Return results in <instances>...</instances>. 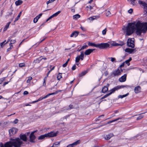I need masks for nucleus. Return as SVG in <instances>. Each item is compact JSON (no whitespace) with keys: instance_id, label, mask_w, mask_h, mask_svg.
Returning <instances> with one entry per match:
<instances>
[{"instance_id":"29","label":"nucleus","mask_w":147,"mask_h":147,"mask_svg":"<svg viewBox=\"0 0 147 147\" xmlns=\"http://www.w3.org/2000/svg\"><path fill=\"white\" fill-rule=\"evenodd\" d=\"M124 45V43L123 42H121L120 43H114V45L115 46H122Z\"/></svg>"},{"instance_id":"8","label":"nucleus","mask_w":147,"mask_h":147,"mask_svg":"<svg viewBox=\"0 0 147 147\" xmlns=\"http://www.w3.org/2000/svg\"><path fill=\"white\" fill-rule=\"evenodd\" d=\"M81 54L79 56H77L76 58L75 61L76 63H78L80 59L82 60H83L84 57V54L83 52H81Z\"/></svg>"},{"instance_id":"45","label":"nucleus","mask_w":147,"mask_h":147,"mask_svg":"<svg viewBox=\"0 0 147 147\" xmlns=\"http://www.w3.org/2000/svg\"><path fill=\"white\" fill-rule=\"evenodd\" d=\"M25 64L24 63H20L19 64V66L20 67H22L25 66Z\"/></svg>"},{"instance_id":"23","label":"nucleus","mask_w":147,"mask_h":147,"mask_svg":"<svg viewBox=\"0 0 147 147\" xmlns=\"http://www.w3.org/2000/svg\"><path fill=\"white\" fill-rule=\"evenodd\" d=\"M61 13V11H58L57 12L55 13H54L53 15H52L51 16H50L49 18L50 19H51V18L55 17L57 16L59 13Z\"/></svg>"},{"instance_id":"40","label":"nucleus","mask_w":147,"mask_h":147,"mask_svg":"<svg viewBox=\"0 0 147 147\" xmlns=\"http://www.w3.org/2000/svg\"><path fill=\"white\" fill-rule=\"evenodd\" d=\"M56 94H57V92H53L52 93H49V94H48L46 96V97H47V98L50 95H52Z\"/></svg>"},{"instance_id":"2","label":"nucleus","mask_w":147,"mask_h":147,"mask_svg":"<svg viewBox=\"0 0 147 147\" xmlns=\"http://www.w3.org/2000/svg\"><path fill=\"white\" fill-rule=\"evenodd\" d=\"M10 140L12 141L14 147H21L22 144L23 143V142L19 138L15 139L11 138Z\"/></svg>"},{"instance_id":"42","label":"nucleus","mask_w":147,"mask_h":147,"mask_svg":"<svg viewBox=\"0 0 147 147\" xmlns=\"http://www.w3.org/2000/svg\"><path fill=\"white\" fill-rule=\"evenodd\" d=\"M10 45V47L8 48L7 49V52H8L9 51H10L13 48V45Z\"/></svg>"},{"instance_id":"61","label":"nucleus","mask_w":147,"mask_h":147,"mask_svg":"<svg viewBox=\"0 0 147 147\" xmlns=\"http://www.w3.org/2000/svg\"><path fill=\"white\" fill-rule=\"evenodd\" d=\"M8 83H9V82H4V83L3 85V86H4L8 84Z\"/></svg>"},{"instance_id":"51","label":"nucleus","mask_w":147,"mask_h":147,"mask_svg":"<svg viewBox=\"0 0 147 147\" xmlns=\"http://www.w3.org/2000/svg\"><path fill=\"white\" fill-rule=\"evenodd\" d=\"M86 7L88 8V10L89 9V10H90L92 9L93 7L90 5H89L88 6H87Z\"/></svg>"},{"instance_id":"58","label":"nucleus","mask_w":147,"mask_h":147,"mask_svg":"<svg viewBox=\"0 0 147 147\" xmlns=\"http://www.w3.org/2000/svg\"><path fill=\"white\" fill-rule=\"evenodd\" d=\"M23 94L24 95H27L28 94V92L27 91H25Z\"/></svg>"},{"instance_id":"55","label":"nucleus","mask_w":147,"mask_h":147,"mask_svg":"<svg viewBox=\"0 0 147 147\" xmlns=\"http://www.w3.org/2000/svg\"><path fill=\"white\" fill-rule=\"evenodd\" d=\"M80 28L82 29V30L84 31H86V28L82 26L80 27Z\"/></svg>"},{"instance_id":"3","label":"nucleus","mask_w":147,"mask_h":147,"mask_svg":"<svg viewBox=\"0 0 147 147\" xmlns=\"http://www.w3.org/2000/svg\"><path fill=\"white\" fill-rule=\"evenodd\" d=\"M89 46L99 48L100 49H104L107 48L109 46V45L108 43H101L96 44L90 42L88 43Z\"/></svg>"},{"instance_id":"31","label":"nucleus","mask_w":147,"mask_h":147,"mask_svg":"<svg viewBox=\"0 0 147 147\" xmlns=\"http://www.w3.org/2000/svg\"><path fill=\"white\" fill-rule=\"evenodd\" d=\"M62 74L61 73H59L57 76V78L58 80H59L60 79L62 78V76L61 75Z\"/></svg>"},{"instance_id":"13","label":"nucleus","mask_w":147,"mask_h":147,"mask_svg":"<svg viewBox=\"0 0 147 147\" xmlns=\"http://www.w3.org/2000/svg\"><path fill=\"white\" fill-rule=\"evenodd\" d=\"M109 86V84H107L106 86H104L102 88V92L103 93H105L108 91V88Z\"/></svg>"},{"instance_id":"49","label":"nucleus","mask_w":147,"mask_h":147,"mask_svg":"<svg viewBox=\"0 0 147 147\" xmlns=\"http://www.w3.org/2000/svg\"><path fill=\"white\" fill-rule=\"evenodd\" d=\"M5 78H3L0 79V84H1L2 82L5 80Z\"/></svg>"},{"instance_id":"1","label":"nucleus","mask_w":147,"mask_h":147,"mask_svg":"<svg viewBox=\"0 0 147 147\" xmlns=\"http://www.w3.org/2000/svg\"><path fill=\"white\" fill-rule=\"evenodd\" d=\"M123 32H126V35L129 36L136 30V33L138 35H140L142 32L144 33L147 30V22H142L138 21L137 22L128 23L125 27L123 26L122 28Z\"/></svg>"},{"instance_id":"43","label":"nucleus","mask_w":147,"mask_h":147,"mask_svg":"<svg viewBox=\"0 0 147 147\" xmlns=\"http://www.w3.org/2000/svg\"><path fill=\"white\" fill-rule=\"evenodd\" d=\"M21 13H22V11H21L20 12V13H19L18 15V16L17 18L16 19L15 21L19 19V18H20V16Z\"/></svg>"},{"instance_id":"25","label":"nucleus","mask_w":147,"mask_h":147,"mask_svg":"<svg viewBox=\"0 0 147 147\" xmlns=\"http://www.w3.org/2000/svg\"><path fill=\"white\" fill-rule=\"evenodd\" d=\"M23 3V1L21 0H18L15 2V3L16 6H18L21 4Z\"/></svg>"},{"instance_id":"52","label":"nucleus","mask_w":147,"mask_h":147,"mask_svg":"<svg viewBox=\"0 0 147 147\" xmlns=\"http://www.w3.org/2000/svg\"><path fill=\"white\" fill-rule=\"evenodd\" d=\"M18 121V120L17 119H16L13 122V123L15 124H17Z\"/></svg>"},{"instance_id":"22","label":"nucleus","mask_w":147,"mask_h":147,"mask_svg":"<svg viewBox=\"0 0 147 147\" xmlns=\"http://www.w3.org/2000/svg\"><path fill=\"white\" fill-rule=\"evenodd\" d=\"M134 49L129 48H126L125 50V51L126 52L129 53H132L134 52Z\"/></svg>"},{"instance_id":"11","label":"nucleus","mask_w":147,"mask_h":147,"mask_svg":"<svg viewBox=\"0 0 147 147\" xmlns=\"http://www.w3.org/2000/svg\"><path fill=\"white\" fill-rule=\"evenodd\" d=\"M138 2L140 5L143 6L144 10L147 11V3L144 1L140 0H139Z\"/></svg>"},{"instance_id":"62","label":"nucleus","mask_w":147,"mask_h":147,"mask_svg":"<svg viewBox=\"0 0 147 147\" xmlns=\"http://www.w3.org/2000/svg\"><path fill=\"white\" fill-rule=\"evenodd\" d=\"M128 1H132L131 3L133 4H134V2L135 1V0H127Z\"/></svg>"},{"instance_id":"50","label":"nucleus","mask_w":147,"mask_h":147,"mask_svg":"<svg viewBox=\"0 0 147 147\" xmlns=\"http://www.w3.org/2000/svg\"><path fill=\"white\" fill-rule=\"evenodd\" d=\"M107 31V28H105L104 30L102 31V34L103 35H105L106 34V33Z\"/></svg>"},{"instance_id":"10","label":"nucleus","mask_w":147,"mask_h":147,"mask_svg":"<svg viewBox=\"0 0 147 147\" xmlns=\"http://www.w3.org/2000/svg\"><path fill=\"white\" fill-rule=\"evenodd\" d=\"M18 129L15 127H12L9 130V133L10 136L15 134L18 131Z\"/></svg>"},{"instance_id":"32","label":"nucleus","mask_w":147,"mask_h":147,"mask_svg":"<svg viewBox=\"0 0 147 147\" xmlns=\"http://www.w3.org/2000/svg\"><path fill=\"white\" fill-rule=\"evenodd\" d=\"M131 60V57H130L129 59L126 60L125 62L126 64H127V65L129 66V62Z\"/></svg>"},{"instance_id":"63","label":"nucleus","mask_w":147,"mask_h":147,"mask_svg":"<svg viewBox=\"0 0 147 147\" xmlns=\"http://www.w3.org/2000/svg\"><path fill=\"white\" fill-rule=\"evenodd\" d=\"M46 85V82L44 81L42 86H45Z\"/></svg>"},{"instance_id":"46","label":"nucleus","mask_w":147,"mask_h":147,"mask_svg":"<svg viewBox=\"0 0 147 147\" xmlns=\"http://www.w3.org/2000/svg\"><path fill=\"white\" fill-rule=\"evenodd\" d=\"M16 42V40H11L10 43L9 45H11L12 44H13L15 43Z\"/></svg>"},{"instance_id":"35","label":"nucleus","mask_w":147,"mask_h":147,"mask_svg":"<svg viewBox=\"0 0 147 147\" xmlns=\"http://www.w3.org/2000/svg\"><path fill=\"white\" fill-rule=\"evenodd\" d=\"M87 72L86 71L82 72V73L79 74V76L80 77L83 76Z\"/></svg>"},{"instance_id":"54","label":"nucleus","mask_w":147,"mask_h":147,"mask_svg":"<svg viewBox=\"0 0 147 147\" xmlns=\"http://www.w3.org/2000/svg\"><path fill=\"white\" fill-rule=\"evenodd\" d=\"M69 108L67 109L66 110H69V109H73V105H70L69 106Z\"/></svg>"},{"instance_id":"9","label":"nucleus","mask_w":147,"mask_h":147,"mask_svg":"<svg viewBox=\"0 0 147 147\" xmlns=\"http://www.w3.org/2000/svg\"><path fill=\"white\" fill-rule=\"evenodd\" d=\"M132 39H128L127 42V45L129 47L134 48L135 46L134 42Z\"/></svg>"},{"instance_id":"36","label":"nucleus","mask_w":147,"mask_h":147,"mask_svg":"<svg viewBox=\"0 0 147 147\" xmlns=\"http://www.w3.org/2000/svg\"><path fill=\"white\" fill-rule=\"evenodd\" d=\"M41 59H37L34 61V63H39L41 61Z\"/></svg>"},{"instance_id":"21","label":"nucleus","mask_w":147,"mask_h":147,"mask_svg":"<svg viewBox=\"0 0 147 147\" xmlns=\"http://www.w3.org/2000/svg\"><path fill=\"white\" fill-rule=\"evenodd\" d=\"M113 136V135L112 133H110L108 135H107L105 137V139L106 140H109L110 138Z\"/></svg>"},{"instance_id":"15","label":"nucleus","mask_w":147,"mask_h":147,"mask_svg":"<svg viewBox=\"0 0 147 147\" xmlns=\"http://www.w3.org/2000/svg\"><path fill=\"white\" fill-rule=\"evenodd\" d=\"M95 49H89L86 50L84 52L85 54L86 55H88L90 54Z\"/></svg>"},{"instance_id":"64","label":"nucleus","mask_w":147,"mask_h":147,"mask_svg":"<svg viewBox=\"0 0 147 147\" xmlns=\"http://www.w3.org/2000/svg\"><path fill=\"white\" fill-rule=\"evenodd\" d=\"M51 71L50 70L49 71H48V73H47V77H48V76L49 75V74L50 72H51Z\"/></svg>"},{"instance_id":"20","label":"nucleus","mask_w":147,"mask_h":147,"mask_svg":"<svg viewBox=\"0 0 147 147\" xmlns=\"http://www.w3.org/2000/svg\"><path fill=\"white\" fill-rule=\"evenodd\" d=\"M79 32L78 31H75L71 33L70 35L71 37H76L78 35Z\"/></svg>"},{"instance_id":"33","label":"nucleus","mask_w":147,"mask_h":147,"mask_svg":"<svg viewBox=\"0 0 147 147\" xmlns=\"http://www.w3.org/2000/svg\"><path fill=\"white\" fill-rule=\"evenodd\" d=\"M6 41V40H5L3 42L0 43V45L1 48H3L5 45L6 44V43H5Z\"/></svg>"},{"instance_id":"28","label":"nucleus","mask_w":147,"mask_h":147,"mask_svg":"<svg viewBox=\"0 0 147 147\" xmlns=\"http://www.w3.org/2000/svg\"><path fill=\"white\" fill-rule=\"evenodd\" d=\"M10 23H11V22H9L7 23V24L5 26L4 28L3 31H5L7 30V28H9V26Z\"/></svg>"},{"instance_id":"57","label":"nucleus","mask_w":147,"mask_h":147,"mask_svg":"<svg viewBox=\"0 0 147 147\" xmlns=\"http://www.w3.org/2000/svg\"><path fill=\"white\" fill-rule=\"evenodd\" d=\"M67 62H66L64 64H63L62 65V66L63 67H65L66 66L67 64Z\"/></svg>"},{"instance_id":"37","label":"nucleus","mask_w":147,"mask_h":147,"mask_svg":"<svg viewBox=\"0 0 147 147\" xmlns=\"http://www.w3.org/2000/svg\"><path fill=\"white\" fill-rule=\"evenodd\" d=\"M109 59H111V61L112 62H116V59L114 57H110V58H109Z\"/></svg>"},{"instance_id":"30","label":"nucleus","mask_w":147,"mask_h":147,"mask_svg":"<svg viewBox=\"0 0 147 147\" xmlns=\"http://www.w3.org/2000/svg\"><path fill=\"white\" fill-rule=\"evenodd\" d=\"M80 17V15L78 14H76L75 15H74L73 16V18L74 19L76 20L78 18H79Z\"/></svg>"},{"instance_id":"18","label":"nucleus","mask_w":147,"mask_h":147,"mask_svg":"<svg viewBox=\"0 0 147 147\" xmlns=\"http://www.w3.org/2000/svg\"><path fill=\"white\" fill-rule=\"evenodd\" d=\"M42 13H40L38 16H37L33 20L34 23H36L38 21V20L42 16Z\"/></svg>"},{"instance_id":"44","label":"nucleus","mask_w":147,"mask_h":147,"mask_svg":"<svg viewBox=\"0 0 147 147\" xmlns=\"http://www.w3.org/2000/svg\"><path fill=\"white\" fill-rule=\"evenodd\" d=\"M111 15V13L109 11H107L106 13V16H109Z\"/></svg>"},{"instance_id":"41","label":"nucleus","mask_w":147,"mask_h":147,"mask_svg":"<svg viewBox=\"0 0 147 147\" xmlns=\"http://www.w3.org/2000/svg\"><path fill=\"white\" fill-rule=\"evenodd\" d=\"M80 140H77V141L74 142V143H73V144H74V146H75V145H76L78 144H79L80 143Z\"/></svg>"},{"instance_id":"48","label":"nucleus","mask_w":147,"mask_h":147,"mask_svg":"<svg viewBox=\"0 0 147 147\" xmlns=\"http://www.w3.org/2000/svg\"><path fill=\"white\" fill-rule=\"evenodd\" d=\"M47 97H46V96L43 97H40L39 98H38L37 100V101L38 102L39 101H40V100H41L43 99H45L46 98H47Z\"/></svg>"},{"instance_id":"17","label":"nucleus","mask_w":147,"mask_h":147,"mask_svg":"<svg viewBox=\"0 0 147 147\" xmlns=\"http://www.w3.org/2000/svg\"><path fill=\"white\" fill-rule=\"evenodd\" d=\"M141 88L140 86L135 87L134 89V92L136 94L140 93L141 91Z\"/></svg>"},{"instance_id":"34","label":"nucleus","mask_w":147,"mask_h":147,"mask_svg":"<svg viewBox=\"0 0 147 147\" xmlns=\"http://www.w3.org/2000/svg\"><path fill=\"white\" fill-rule=\"evenodd\" d=\"M32 77L29 76L28 77V79L27 80L26 82L28 83L30 82L32 80Z\"/></svg>"},{"instance_id":"12","label":"nucleus","mask_w":147,"mask_h":147,"mask_svg":"<svg viewBox=\"0 0 147 147\" xmlns=\"http://www.w3.org/2000/svg\"><path fill=\"white\" fill-rule=\"evenodd\" d=\"M57 132H55L53 131H51L49 133L47 134V137H52L56 136H57Z\"/></svg>"},{"instance_id":"6","label":"nucleus","mask_w":147,"mask_h":147,"mask_svg":"<svg viewBox=\"0 0 147 147\" xmlns=\"http://www.w3.org/2000/svg\"><path fill=\"white\" fill-rule=\"evenodd\" d=\"M36 131H33L30 134L29 137V141L30 142L32 143L35 142V139L36 138V137L34 135V133Z\"/></svg>"},{"instance_id":"16","label":"nucleus","mask_w":147,"mask_h":147,"mask_svg":"<svg viewBox=\"0 0 147 147\" xmlns=\"http://www.w3.org/2000/svg\"><path fill=\"white\" fill-rule=\"evenodd\" d=\"M127 75L125 74L119 78V80L120 82H122L125 81Z\"/></svg>"},{"instance_id":"38","label":"nucleus","mask_w":147,"mask_h":147,"mask_svg":"<svg viewBox=\"0 0 147 147\" xmlns=\"http://www.w3.org/2000/svg\"><path fill=\"white\" fill-rule=\"evenodd\" d=\"M144 117V115H140L137 118V120H138L141 119Z\"/></svg>"},{"instance_id":"27","label":"nucleus","mask_w":147,"mask_h":147,"mask_svg":"<svg viewBox=\"0 0 147 147\" xmlns=\"http://www.w3.org/2000/svg\"><path fill=\"white\" fill-rule=\"evenodd\" d=\"M129 95V93H127L126 94L123 95H119L118 96V98H122L125 97L127 96L128 95Z\"/></svg>"},{"instance_id":"59","label":"nucleus","mask_w":147,"mask_h":147,"mask_svg":"<svg viewBox=\"0 0 147 147\" xmlns=\"http://www.w3.org/2000/svg\"><path fill=\"white\" fill-rule=\"evenodd\" d=\"M11 38V37H9L7 40V42L6 43L7 44L9 41L10 40Z\"/></svg>"},{"instance_id":"53","label":"nucleus","mask_w":147,"mask_h":147,"mask_svg":"<svg viewBox=\"0 0 147 147\" xmlns=\"http://www.w3.org/2000/svg\"><path fill=\"white\" fill-rule=\"evenodd\" d=\"M76 68V66L75 65H74L72 67L71 69L73 70H75Z\"/></svg>"},{"instance_id":"19","label":"nucleus","mask_w":147,"mask_h":147,"mask_svg":"<svg viewBox=\"0 0 147 147\" xmlns=\"http://www.w3.org/2000/svg\"><path fill=\"white\" fill-rule=\"evenodd\" d=\"M99 18V16H93L87 18V20L92 21L96 19Z\"/></svg>"},{"instance_id":"60","label":"nucleus","mask_w":147,"mask_h":147,"mask_svg":"<svg viewBox=\"0 0 147 147\" xmlns=\"http://www.w3.org/2000/svg\"><path fill=\"white\" fill-rule=\"evenodd\" d=\"M125 64V62H123L122 63L120 66V67H122L123 66H124Z\"/></svg>"},{"instance_id":"24","label":"nucleus","mask_w":147,"mask_h":147,"mask_svg":"<svg viewBox=\"0 0 147 147\" xmlns=\"http://www.w3.org/2000/svg\"><path fill=\"white\" fill-rule=\"evenodd\" d=\"M60 142H56L54 143L51 147H60Z\"/></svg>"},{"instance_id":"5","label":"nucleus","mask_w":147,"mask_h":147,"mask_svg":"<svg viewBox=\"0 0 147 147\" xmlns=\"http://www.w3.org/2000/svg\"><path fill=\"white\" fill-rule=\"evenodd\" d=\"M13 146V144L11 140L6 142L4 145L1 142L0 144V147H12Z\"/></svg>"},{"instance_id":"47","label":"nucleus","mask_w":147,"mask_h":147,"mask_svg":"<svg viewBox=\"0 0 147 147\" xmlns=\"http://www.w3.org/2000/svg\"><path fill=\"white\" fill-rule=\"evenodd\" d=\"M55 0H49L46 3L47 5H48L50 3H52L55 1Z\"/></svg>"},{"instance_id":"39","label":"nucleus","mask_w":147,"mask_h":147,"mask_svg":"<svg viewBox=\"0 0 147 147\" xmlns=\"http://www.w3.org/2000/svg\"><path fill=\"white\" fill-rule=\"evenodd\" d=\"M88 47V46L87 45L83 46L81 47V48L80 50L79 51H80L81 50H83L84 49H86Z\"/></svg>"},{"instance_id":"4","label":"nucleus","mask_w":147,"mask_h":147,"mask_svg":"<svg viewBox=\"0 0 147 147\" xmlns=\"http://www.w3.org/2000/svg\"><path fill=\"white\" fill-rule=\"evenodd\" d=\"M120 88L119 86H116L114 88L112 89L111 90H110L109 92H110L103 96L101 98V99H103L106 98H107L108 96H109L113 93L115 91L118 90V89Z\"/></svg>"},{"instance_id":"26","label":"nucleus","mask_w":147,"mask_h":147,"mask_svg":"<svg viewBox=\"0 0 147 147\" xmlns=\"http://www.w3.org/2000/svg\"><path fill=\"white\" fill-rule=\"evenodd\" d=\"M47 134H45L44 135H42L40 136H39L38 138V140H42L44 139L45 137H47Z\"/></svg>"},{"instance_id":"7","label":"nucleus","mask_w":147,"mask_h":147,"mask_svg":"<svg viewBox=\"0 0 147 147\" xmlns=\"http://www.w3.org/2000/svg\"><path fill=\"white\" fill-rule=\"evenodd\" d=\"M122 71L123 70L120 68V69L118 68L114 71L112 74L115 76H118L121 75V73Z\"/></svg>"},{"instance_id":"56","label":"nucleus","mask_w":147,"mask_h":147,"mask_svg":"<svg viewBox=\"0 0 147 147\" xmlns=\"http://www.w3.org/2000/svg\"><path fill=\"white\" fill-rule=\"evenodd\" d=\"M133 10L132 9H130L128 11V12L129 13H131L133 12Z\"/></svg>"},{"instance_id":"14","label":"nucleus","mask_w":147,"mask_h":147,"mask_svg":"<svg viewBox=\"0 0 147 147\" xmlns=\"http://www.w3.org/2000/svg\"><path fill=\"white\" fill-rule=\"evenodd\" d=\"M20 139L22 140L25 142H26L27 140V138L26 136V134H20Z\"/></svg>"}]
</instances>
